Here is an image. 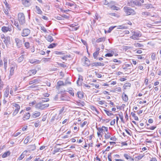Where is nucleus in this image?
Here are the masks:
<instances>
[{
	"label": "nucleus",
	"instance_id": "nucleus-58",
	"mask_svg": "<svg viewBox=\"0 0 161 161\" xmlns=\"http://www.w3.org/2000/svg\"><path fill=\"white\" fill-rule=\"evenodd\" d=\"M71 84V82L70 81H69L68 80H66L65 81V83H64V85L65 86L67 84H69L70 85Z\"/></svg>",
	"mask_w": 161,
	"mask_h": 161
},
{
	"label": "nucleus",
	"instance_id": "nucleus-10",
	"mask_svg": "<svg viewBox=\"0 0 161 161\" xmlns=\"http://www.w3.org/2000/svg\"><path fill=\"white\" fill-rule=\"evenodd\" d=\"M21 1L23 5L27 7L31 5V0H21Z\"/></svg>",
	"mask_w": 161,
	"mask_h": 161
},
{
	"label": "nucleus",
	"instance_id": "nucleus-64",
	"mask_svg": "<svg viewBox=\"0 0 161 161\" xmlns=\"http://www.w3.org/2000/svg\"><path fill=\"white\" fill-rule=\"evenodd\" d=\"M34 161H44L42 160L40 158H36L35 159Z\"/></svg>",
	"mask_w": 161,
	"mask_h": 161
},
{
	"label": "nucleus",
	"instance_id": "nucleus-44",
	"mask_svg": "<svg viewBox=\"0 0 161 161\" xmlns=\"http://www.w3.org/2000/svg\"><path fill=\"white\" fill-rule=\"evenodd\" d=\"M30 137L29 136H27L25 139V140L24 141V143L25 144H27L28 142L30 141Z\"/></svg>",
	"mask_w": 161,
	"mask_h": 161
},
{
	"label": "nucleus",
	"instance_id": "nucleus-57",
	"mask_svg": "<svg viewBox=\"0 0 161 161\" xmlns=\"http://www.w3.org/2000/svg\"><path fill=\"white\" fill-rule=\"evenodd\" d=\"M156 126H152L148 128H147V129H149L151 130H154L155 128H156Z\"/></svg>",
	"mask_w": 161,
	"mask_h": 161
},
{
	"label": "nucleus",
	"instance_id": "nucleus-62",
	"mask_svg": "<svg viewBox=\"0 0 161 161\" xmlns=\"http://www.w3.org/2000/svg\"><path fill=\"white\" fill-rule=\"evenodd\" d=\"M143 155H140L137 156L136 157V158H137L138 160H140L143 157Z\"/></svg>",
	"mask_w": 161,
	"mask_h": 161
},
{
	"label": "nucleus",
	"instance_id": "nucleus-49",
	"mask_svg": "<svg viewBox=\"0 0 161 161\" xmlns=\"http://www.w3.org/2000/svg\"><path fill=\"white\" fill-rule=\"evenodd\" d=\"M104 136L106 139H109L110 137V133L105 134Z\"/></svg>",
	"mask_w": 161,
	"mask_h": 161
},
{
	"label": "nucleus",
	"instance_id": "nucleus-9",
	"mask_svg": "<svg viewBox=\"0 0 161 161\" xmlns=\"http://www.w3.org/2000/svg\"><path fill=\"white\" fill-rule=\"evenodd\" d=\"M9 89L10 88L9 86H7L4 89L3 95L4 98H7L8 97L9 95Z\"/></svg>",
	"mask_w": 161,
	"mask_h": 161
},
{
	"label": "nucleus",
	"instance_id": "nucleus-28",
	"mask_svg": "<svg viewBox=\"0 0 161 161\" xmlns=\"http://www.w3.org/2000/svg\"><path fill=\"white\" fill-rule=\"evenodd\" d=\"M37 71L35 69H32L29 70L28 72L29 75L31 76L32 75H35Z\"/></svg>",
	"mask_w": 161,
	"mask_h": 161
},
{
	"label": "nucleus",
	"instance_id": "nucleus-51",
	"mask_svg": "<svg viewBox=\"0 0 161 161\" xmlns=\"http://www.w3.org/2000/svg\"><path fill=\"white\" fill-rule=\"evenodd\" d=\"M49 101V99L48 98H42V103H44V102H48Z\"/></svg>",
	"mask_w": 161,
	"mask_h": 161
},
{
	"label": "nucleus",
	"instance_id": "nucleus-27",
	"mask_svg": "<svg viewBox=\"0 0 161 161\" xmlns=\"http://www.w3.org/2000/svg\"><path fill=\"white\" fill-rule=\"evenodd\" d=\"M45 38L48 42H51L53 41V38L51 36L48 35L45 36Z\"/></svg>",
	"mask_w": 161,
	"mask_h": 161
},
{
	"label": "nucleus",
	"instance_id": "nucleus-4",
	"mask_svg": "<svg viewBox=\"0 0 161 161\" xmlns=\"http://www.w3.org/2000/svg\"><path fill=\"white\" fill-rule=\"evenodd\" d=\"M124 10L127 15H134L136 14V12L133 9L129 8L127 7H125L124 8Z\"/></svg>",
	"mask_w": 161,
	"mask_h": 161
},
{
	"label": "nucleus",
	"instance_id": "nucleus-38",
	"mask_svg": "<svg viewBox=\"0 0 161 161\" xmlns=\"http://www.w3.org/2000/svg\"><path fill=\"white\" fill-rule=\"evenodd\" d=\"M90 108H91V109L92 111H95L96 112V113L97 114H99L98 111H97V108H96L94 106H91Z\"/></svg>",
	"mask_w": 161,
	"mask_h": 161
},
{
	"label": "nucleus",
	"instance_id": "nucleus-6",
	"mask_svg": "<svg viewBox=\"0 0 161 161\" xmlns=\"http://www.w3.org/2000/svg\"><path fill=\"white\" fill-rule=\"evenodd\" d=\"M31 30L28 28L24 29L21 33V35L23 37L28 36L30 33Z\"/></svg>",
	"mask_w": 161,
	"mask_h": 161
},
{
	"label": "nucleus",
	"instance_id": "nucleus-29",
	"mask_svg": "<svg viewBox=\"0 0 161 161\" xmlns=\"http://www.w3.org/2000/svg\"><path fill=\"white\" fill-rule=\"evenodd\" d=\"M10 40V38L9 36H7L4 39V40L3 41V42L7 46L8 43L9 42Z\"/></svg>",
	"mask_w": 161,
	"mask_h": 161
},
{
	"label": "nucleus",
	"instance_id": "nucleus-11",
	"mask_svg": "<svg viewBox=\"0 0 161 161\" xmlns=\"http://www.w3.org/2000/svg\"><path fill=\"white\" fill-rule=\"evenodd\" d=\"M15 41L16 44V46L18 48H20L22 45V41L20 40L18 38H15Z\"/></svg>",
	"mask_w": 161,
	"mask_h": 161
},
{
	"label": "nucleus",
	"instance_id": "nucleus-55",
	"mask_svg": "<svg viewBox=\"0 0 161 161\" xmlns=\"http://www.w3.org/2000/svg\"><path fill=\"white\" fill-rule=\"evenodd\" d=\"M41 29L44 32H47V30L43 26H41Z\"/></svg>",
	"mask_w": 161,
	"mask_h": 161
},
{
	"label": "nucleus",
	"instance_id": "nucleus-14",
	"mask_svg": "<svg viewBox=\"0 0 161 161\" xmlns=\"http://www.w3.org/2000/svg\"><path fill=\"white\" fill-rule=\"evenodd\" d=\"M124 156L128 161H133L134 160L133 158L127 154L125 153L124 154Z\"/></svg>",
	"mask_w": 161,
	"mask_h": 161
},
{
	"label": "nucleus",
	"instance_id": "nucleus-17",
	"mask_svg": "<svg viewBox=\"0 0 161 161\" xmlns=\"http://www.w3.org/2000/svg\"><path fill=\"white\" fill-rule=\"evenodd\" d=\"M24 52H22L21 53V54H22V55L19 57L17 59V61L18 63H20L23 61L24 58Z\"/></svg>",
	"mask_w": 161,
	"mask_h": 161
},
{
	"label": "nucleus",
	"instance_id": "nucleus-50",
	"mask_svg": "<svg viewBox=\"0 0 161 161\" xmlns=\"http://www.w3.org/2000/svg\"><path fill=\"white\" fill-rule=\"evenodd\" d=\"M25 46L26 48H28L30 47V44L28 42H25Z\"/></svg>",
	"mask_w": 161,
	"mask_h": 161
},
{
	"label": "nucleus",
	"instance_id": "nucleus-37",
	"mask_svg": "<svg viewBox=\"0 0 161 161\" xmlns=\"http://www.w3.org/2000/svg\"><path fill=\"white\" fill-rule=\"evenodd\" d=\"M145 8L146 9H148L150 8H154V7H153L152 5L151 4H145Z\"/></svg>",
	"mask_w": 161,
	"mask_h": 161
},
{
	"label": "nucleus",
	"instance_id": "nucleus-18",
	"mask_svg": "<svg viewBox=\"0 0 161 161\" xmlns=\"http://www.w3.org/2000/svg\"><path fill=\"white\" fill-rule=\"evenodd\" d=\"M122 98L123 101L125 102H127L128 101V97L126 94H125L124 92H123L122 93Z\"/></svg>",
	"mask_w": 161,
	"mask_h": 161
},
{
	"label": "nucleus",
	"instance_id": "nucleus-42",
	"mask_svg": "<svg viewBox=\"0 0 161 161\" xmlns=\"http://www.w3.org/2000/svg\"><path fill=\"white\" fill-rule=\"evenodd\" d=\"M104 111L108 116H111V115H113V114L111 113V112H109L106 109H104Z\"/></svg>",
	"mask_w": 161,
	"mask_h": 161
},
{
	"label": "nucleus",
	"instance_id": "nucleus-35",
	"mask_svg": "<svg viewBox=\"0 0 161 161\" xmlns=\"http://www.w3.org/2000/svg\"><path fill=\"white\" fill-rule=\"evenodd\" d=\"M65 5L66 6H69L70 7H73L75 6V3L73 2L72 3L66 2L65 3Z\"/></svg>",
	"mask_w": 161,
	"mask_h": 161
},
{
	"label": "nucleus",
	"instance_id": "nucleus-15",
	"mask_svg": "<svg viewBox=\"0 0 161 161\" xmlns=\"http://www.w3.org/2000/svg\"><path fill=\"white\" fill-rule=\"evenodd\" d=\"M39 80L38 79H33L29 82V84L31 85L33 84H38L39 82Z\"/></svg>",
	"mask_w": 161,
	"mask_h": 161
},
{
	"label": "nucleus",
	"instance_id": "nucleus-26",
	"mask_svg": "<svg viewBox=\"0 0 161 161\" xmlns=\"http://www.w3.org/2000/svg\"><path fill=\"white\" fill-rule=\"evenodd\" d=\"M4 62V67L5 70H6L7 68V58L5 57L3 58V60Z\"/></svg>",
	"mask_w": 161,
	"mask_h": 161
},
{
	"label": "nucleus",
	"instance_id": "nucleus-34",
	"mask_svg": "<svg viewBox=\"0 0 161 161\" xmlns=\"http://www.w3.org/2000/svg\"><path fill=\"white\" fill-rule=\"evenodd\" d=\"M132 3H133V6L135 5L137 6H141V3L138 0L133 1Z\"/></svg>",
	"mask_w": 161,
	"mask_h": 161
},
{
	"label": "nucleus",
	"instance_id": "nucleus-63",
	"mask_svg": "<svg viewBox=\"0 0 161 161\" xmlns=\"http://www.w3.org/2000/svg\"><path fill=\"white\" fill-rule=\"evenodd\" d=\"M115 124V119H114L112 120L110 123V125H114Z\"/></svg>",
	"mask_w": 161,
	"mask_h": 161
},
{
	"label": "nucleus",
	"instance_id": "nucleus-20",
	"mask_svg": "<svg viewBox=\"0 0 161 161\" xmlns=\"http://www.w3.org/2000/svg\"><path fill=\"white\" fill-rule=\"evenodd\" d=\"M64 108L63 107L59 111L58 116H59V118H62L63 115L64 114Z\"/></svg>",
	"mask_w": 161,
	"mask_h": 161
},
{
	"label": "nucleus",
	"instance_id": "nucleus-39",
	"mask_svg": "<svg viewBox=\"0 0 161 161\" xmlns=\"http://www.w3.org/2000/svg\"><path fill=\"white\" fill-rule=\"evenodd\" d=\"M57 85L58 87H59L61 86H64V83L63 81L61 80H59L58 82Z\"/></svg>",
	"mask_w": 161,
	"mask_h": 161
},
{
	"label": "nucleus",
	"instance_id": "nucleus-60",
	"mask_svg": "<svg viewBox=\"0 0 161 161\" xmlns=\"http://www.w3.org/2000/svg\"><path fill=\"white\" fill-rule=\"evenodd\" d=\"M39 53L43 55H45V52L42 50H40Z\"/></svg>",
	"mask_w": 161,
	"mask_h": 161
},
{
	"label": "nucleus",
	"instance_id": "nucleus-54",
	"mask_svg": "<svg viewBox=\"0 0 161 161\" xmlns=\"http://www.w3.org/2000/svg\"><path fill=\"white\" fill-rule=\"evenodd\" d=\"M102 3L103 5H107L108 4V2L107 0H104L102 2Z\"/></svg>",
	"mask_w": 161,
	"mask_h": 161
},
{
	"label": "nucleus",
	"instance_id": "nucleus-43",
	"mask_svg": "<svg viewBox=\"0 0 161 161\" xmlns=\"http://www.w3.org/2000/svg\"><path fill=\"white\" fill-rule=\"evenodd\" d=\"M19 109H15L14 110V111L13 112V113L12 114L13 116H15L18 113Z\"/></svg>",
	"mask_w": 161,
	"mask_h": 161
},
{
	"label": "nucleus",
	"instance_id": "nucleus-56",
	"mask_svg": "<svg viewBox=\"0 0 161 161\" xmlns=\"http://www.w3.org/2000/svg\"><path fill=\"white\" fill-rule=\"evenodd\" d=\"M115 27H116V26L110 27H109V30L108 31V32L109 33Z\"/></svg>",
	"mask_w": 161,
	"mask_h": 161
},
{
	"label": "nucleus",
	"instance_id": "nucleus-61",
	"mask_svg": "<svg viewBox=\"0 0 161 161\" xmlns=\"http://www.w3.org/2000/svg\"><path fill=\"white\" fill-rule=\"evenodd\" d=\"M87 124V122L86 121H84L83 123L81 124V127H83Z\"/></svg>",
	"mask_w": 161,
	"mask_h": 161
},
{
	"label": "nucleus",
	"instance_id": "nucleus-25",
	"mask_svg": "<svg viewBox=\"0 0 161 161\" xmlns=\"http://www.w3.org/2000/svg\"><path fill=\"white\" fill-rule=\"evenodd\" d=\"M27 153V151H24L22 153L18 158V160H21L24 157L26 153Z\"/></svg>",
	"mask_w": 161,
	"mask_h": 161
},
{
	"label": "nucleus",
	"instance_id": "nucleus-52",
	"mask_svg": "<svg viewBox=\"0 0 161 161\" xmlns=\"http://www.w3.org/2000/svg\"><path fill=\"white\" fill-rule=\"evenodd\" d=\"M156 58V55L154 53H152L151 55V58L153 60H155Z\"/></svg>",
	"mask_w": 161,
	"mask_h": 161
},
{
	"label": "nucleus",
	"instance_id": "nucleus-48",
	"mask_svg": "<svg viewBox=\"0 0 161 161\" xmlns=\"http://www.w3.org/2000/svg\"><path fill=\"white\" fill-rule=\"evenodd\" d=\"M111 8L113 10H118L119 9V8L118 7L114 5H113L111 7Z\"/></svg>",
	"mask_w": 161,
	"mask_h": 161
},
{
	"label": "nucleus",
	"instance_id": "nucleus-2",
	"mask_svg": "<svg viewBox=\"0 0 161 161\" xmlns=\"http://www.w3.org/2000/svg\"><path fill=\"white\" fill-rule=\"evenodd\" d=\"M49 106V104L48 103H44L39 102L36 104L35 107L36 109L43 110L48 107Z\"/></svg>",
	"mask_w": 161,
	"mask_h": 161
},
{
	"label": "nucleus",
	"instance_id": "nucleus-3",
	"mask_svg": "<svg viewBox=\"0 0 161 161\" xmlns=\"http://www.w3.org/2000/svg\"><path fill=\"white\" fill-rule=\"evenodd\" d=\"M18 19L20 25H23L25 24V16L23 13H19L18 15Z\"/></svg>",
	"mask_w": 161,
	"mask_h": 161
},
{
	"label": "nucleus",
	"instance_id": "nucleus-23",
	"mask_svg": "<svg viewBox=\"0 0 161 161\" xmlns=\"http://www.w3.org/2000/svg\"><path fill=\"white\" fill-rule=\"evenodd\" d=\"M66 91L68 92L69 93L72 95V96L74 97V92L73 90L71 88H70L69 89H68Z\"/></svg>",
	"mask_w": 161,
	"mask_h": 161
},
{
	"label": "nucleus",
	"instance_id": "nucleus-16",
	"mask_svg": "<svg viewBox=\"0 0 161 161\" xmlns=\"http://www.w3.org/2000/svg\"><path fill=\"white\" fill-rule=\"evenodd\" d=\"M31 115L29 113H26L24 114L23 119L24 120L29 119Z\"/></svg>",
	"mask_w": 161,
	"mask_h": 161
},
{
	"label": "nucleus",
	"instance_id": "nucleus-8",
	"mask_svg": "<svg viewBox=\"0 0 161 161\" xmlns=\"http://www.w3.org/2000/svg\"><path fill=\"white\" fill-rule=\"evenodd\" d=\"M13 26L11 25H8V26H3L2 27V30L3 32L6 33L8 31H12V28Z\"/></svg>",
	"mask_w": 161,
	"mask_h": 161
},
{
	"label": "nucleus",
	"instance_id": "nucleus-45",
	"mask_svg": "<svg viewBox=\"0 0 161 161\" xmlns=\"http://www.w3.org/2000/svg\"><path fill=\"white\" fill-rule=\"evenodd\" d=\"M126 28H127V27L123 25L118 26L117 27L118 29H125Z\"/></svg>",
	"mask_w": 161,
	"mask_h": 161
},
{
	"label": "nucleus",
	"instance_id": "nucleus-30",
	"mask_svg": "<svg viewBox=\"0 0 161 161\" xmlns=\"http://www.w3.org/2000/svg\"><path fill=\"white\" fill-rule=\"evenodd\" d=\"M105 38L103 37H102L100 38L97 39L96 41V42L97 43H99L105 41Z\"/></svg>",
	"mask_w": 161,
	"mask_h": 161
},
{
	"label": "nucleus",
	"instance_id": "nucleus-1",
	"mask_svg": "<svg viewBox=\"0 0 161 161\" xmlns=\"http://www.w3.org/2000/svg\"><path fill=\"white\" fill-rule=\"evenodd\" d=\"M130 32L132 35L130 37V38L134 40H138L139 38L142 36V34L139 31H135L132 30L130 31Z\"/></svg>",
	"mask_w": 161,
	"mask_h": 161
},
{
	"label": "nucleus",
	"instance_id": "nucleus-19",
	"mask_svg": "<svg viewBox=\"0 0 161 161\" xmlns=\"http://www.w3.org/2000/svg\"><path fill=\"white\" fill-rule=\"evenodd\" d=\"M100 49L99 48H98L96 49V51L93 53V56L95 59L97 58V56L99 53V51Z\"/></svg>",
	"mask_w": 161,
	"mask_h": 161
},
{
	"label": "nucleus",
	"instance_id": "nucleus-5",
	"mask_svg": "<svg viewBox=\"0 0 161 161\" xmlns=\"http://www.w3.org/2000/svg\"><path fill=\"white\" fill-rule=\"evenodd\" d=\"M17 67V65L15 63L13 62L12 63L9 70V74L8 76L9 79H10L11 76L14 74L15 67Z\"/></svg>",
	"mask_w": 161,
	"mask_h": 161
},
{
	"label": "nucleus",
	"instance_id": "nucleus-33",
	"mask_svg": "<svg viewBox=\"0 0 161 161\" xmlns=\"http://www.w3.org/2000/svg\"><path fill=\"white\" fill-rule=\"evenodd\" d=\"M77 96L80 99H82L83 97V94L82 92H77Z\"/></svg>",
	"mask_w": 161,
	"mask_h": 161
},
{
	"label": "nucleus",
	"instance_id": "nucleus-12",
	"mask_svg": "<svg viewBox=\"0 0 161 161\" xmlns=\"http://www.w3.org/2000/svg\"><path fill=\"white\" fill-rule=\"evenodd\" d=\"M99 132L100 133H102L103 134V132L104 131V130L106 131H108V129L107 127H105L104 126H102L101 128H99L97 129Z\"/></svg>",
	"mask_w": 161,
	"mask_h": 161
},
{
	"label": "nucleus",
	"instance_id": "nucleus-46",
	"mask_svg": "<svg viewBox=\"0 0 161 161\" xmlns=\"http://www.w3.org/2000/svg\"><path fill=\"white\" fill-rule=\"evenodd\" d=\"M134 45L136 47H140L143 46L142 44L139 43H135Z\"/></svg>",
	"mask_w": 161,
	"mask_h": 161
},
{
	"label": "nucleus",
	"instance_id": "nucleus-31",
	"mask_svg": "<svg viewBox=\"0 0 161 161\" xmlns=\"http://www.w3.org/2000/svg\"><path fill=\"white\" fill-rule=\"evenodd\" d=\"M10 152L9 151H8L7 152H5L2 155V157L3 158H5L7 157L8 156H9L10 155Z\"/></svg>",
	"mask_w": 161,
	"mask_h": 161
},
{
	"label": "nucleus",
	"instance_id": "nucleus-59",
	"mask_svg": "<svg viewBox=\"0 0 161 161\" xmlns=\"http://www.w3.org/2000/svg\"><path fill=\"white\" fill-rule=\"evenodd\" d=\"M56 54H57L59 55H62L64 54V53H63V52H58V51H56L55 52Z\"/></svg>",
	"mask_w": 161,
	"mask_h": 161
},
{
	"label": "nucleus",
	"instance_id": "nucleus-41",
	"mask_svg": "<svg viewBox=\"0 0 161 161\" xmlns=\"http://www.w3.org/2000/svg\"><path fill=\"white\" fill-rule=\"evenodd\" d=\"M4 84L1 79V76H0V90H1L3 87Z\"/></svg>",
	"mask_w": 161,
	"mask_h": 161
},
{
	"label": "nucleus",
	"instance_id": "nucleus-47",
	"mask_svg": "<svg viewBox=\"0 0 161 161\" xmlns=\"http://www.w3.org/2000/svg\"><path fill=\"white\" fill-rule=\"evenodd\" d=\"M133 1L128 0L127 2V4L129 6H133V3H132Z\"/></svg>",
	"mask_w": 161,
	"mask_h": 161
},
{
	"label": "nucleus",
	"instance_id": "nucleus-22",
	"mask_svg": "<svg viewBox=\"0 0 161 161\" xmlns=\"http://www.w3.org/2000/svg\"><path fill=\"white\" fill-rule=\"evenodd\" d=\"M36 9V12L38 14H42V12L41 9L40 7L37 6H36L35 7Z\"/></svg>",
	"mask_w": 161,
	"mask_h": 161
},
{
	"label": "nucleus",
	"instance_id": "nucleus-24",
	"mask_svg": "<svg viewBox=\"0 0 161 161\" xmlns=\"http://www.w3.org/2000/svg\"><path fill=\"white\" fill-rule=\"evenodd\" d=\"M41 114L38 111H36L33 113L32 116L34 118L39 117Z\"/></svg>",
	"mask_w": 161,
	"mask_h": 161
},
{
	"label": "nucleus",
	"instance_id": "nucleus-7",
	"mask_svg": "<svg viewBox=\"0 0 161 161\" xmlns=\"http://www.w3.org/2000/svg\"><path fill=\"white\" fill-rule=\"evenodd\" d=\"M142 16L144 18H147L149 17H154L155 16L154 14L147 11L143 12L142 13Z\"/></svg>",
	"mask_w": 161,
	"mask_h": 161
},
{
	"label": "nucleus",
	"instance_id": "nucleus-13",
	"mask_svg": "<svg viewBox=\"0 0 161 161\" xmlns=\"http://www.w3.org/2000/svg\"><path fill=\"white\" fill-rule=\"evenodd\" d=\"M91 65L92 67L97 66H104V64L100 62H93L91 64Z\"/></svg>",
	"mask_w": 161,
	"mask_h": 161
},
{
	"label": "nucleus",
	"instance_id": "nucleus-40",
	"mask_svg": "<svg viewBox=\"0 0 161 161\" xmlns=\"http://www.w3.org/2000/svg\"><path fill=\"white\" fill-rule=\"evenodd\" d=\"M57 45V43H52L49 45L48 47L49 48H53L55 47Z\"/></svg>",
	"mask_w": 161,
	"mask_h": 161
},
{
	"label": "nucleus",
	"instance_id": "nucleus-21",
	"mask_svg": "<svg viewBox=\"0 0 161 161\" xmlns=\"http://www.w3.org/2000/svg\"><path fill=\"white\" fill-rule=\"evenodd\" d=\"M131 84L129 82L125 83L124 86L123 87L124 89H129L130 87Z\"/></svg>",
	"mask_w": 161,
	"mask_h": 161
},
{
	"label": "nucleus",
	"instance_id": "nucleus-53",
	"mask_svg": "<svg viewBox=\"0 0 161 161\" xmlns=\"http://www.w3.org/2000/svg\"><path fill=\"white\" fill-rule=\"evenodd\" d=\"M50 58H43V60L44 62H46L49 61Z\"/></svg>",
	"mask_w": 161,
	"mask_h": 161
},
{
	"label": "nucleus",
	"instance_id": "nucleus-36",
	"mask_svg": "<svg viewBox=\"0 0 161 161\" xmlns=\"http://www.w3.org/2000/svg\"><path fill=\"white\" fill-rule=\"evenodd\" d=\"M12 105L13 107H15L16 108V109L20 108V106L17 103H12Z\"/></svg>",
	"mask_w": 161,
	"mask_h": 161
},
{
	"label": "nucleus",
	"instance_id": "nucleus-32",
	"mask_svg": "<svg viewBox=\"0 0 161 161\" xmlns=\"http://www.w3.org/2000/svg\"><path fill=\"white\" fill-rule=\"evenodd\" d=\"M14 25L17 27L18 30L20 31L21 30V27L19 26V23L18 21H14Z\"/></svg>",
	"mask_w": 161,
	"mask_h": 161
}]
</instances>
